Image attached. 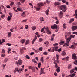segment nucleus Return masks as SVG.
Returning <instances> with one entry per match:
<instances>
[{"label": "nucleus", "instance_id": "nucleus-21", "mask_svg": "<svg viewBox=\"0 0 77 77\" xmlns=\"http://www.w3.org/2000/svg\"><path fill=\"white\" fill-rule=\"evenodd\" d=\"M66 41H71V37H70L68 38H67L66 39Z\"/></svg>", "mask_w": 77, "mask_h": 77}, {"label": "nucleus", "instance_id": "nucleus-46", "mask_svg": "<svg viewBox=\"0 0 77 77\" xmlns=\"http://www.w3.org/2000/svg\"><path fill=\"white\" fill-rule=\"evenodd\" d=\"M55 50L56 51H57V50H58V47L56 46L55 47Z\"/></svg>", "mask_w": 77, "mask_h": 77}, {"label": "nucleus", "instance_id": "nucleus-17", "mask_svg": "<svg viewBox=\"0 0 77 77\" xmlns=\"http://www.w3.org/2000/svg\"><path fill=\"white\" fill-rule=\"evenodd\" d=\"M65 43V41H61V42H60L59 44L60 45H62L63 44Z\"/></svg>", "mask_w": 77, "mask_h": 77}, {"label": "nucleus", "instance_id": "nucleus-52", "mask_svg": "<svg viewBox=\"0 0 77 77\" xmlns=\"http://www.w3.org/2000/svg\"><path fill=\"white\" fill-rule=\"evenodd\" d=\"M27 19H25V20H23L22 21V22L24 23V22H26L27 21Z\"/></svg>", "mask_w": 77, "mask_h": 77}, {"label": "nucleus", "instance_id": "nucleus-62", "mask_svg": "<svg viewBox=\"0 0 77 77\" xmlns=\"http://www.w3.org/2000/svg\"><path fill=\"white\" fill-rule=\"evenodd\" d=\"M15 70L16 71H18V68L17 67L16 68H15Z\"/></svg>", "mask_w": 77, "mask_h": 77}, {"label": "nucleus", "instance_id": "nucleus-58", "mask_svg": "<svg viewBox=\"0 0 77 77\" xmlns=\"http://www.w3.org/2000/svg\"><path fill=\"white\" fill-rule=\"evenodd\" d=\"M2 43H3L4 42H5V40L3 39H2Z\"/></svg>", "mask_w": 77, "mask_h": 77}, {"label": "nucleus", "instance_id": "nucleus-34", "mask_svg": "<svg viewBox=\"0 0 77 77\" xmlns=\"http://www.w3.org/2000/svg\"><path fill=\"white\" fill-rule=\"evenodd\" d=\"M22 44H23L25 42V39H22L21 40Z\"/></svg>", "mask_w": 77, "mask_h": 77}, {"label": "nucleus", "instance_id": "nucleus-11", "mask_svg": "<svg viewBox=\"0 0 77 77\" xmlns=\"http://www.w3.org/2000/svg\"><path fill=\"white\" fill-rule=\"evenodd\" d=\"M72 30L73 31H74L77 29V26H73L72 27Z\"/></svg>", "mask_w": 77, "mask_h": 77}, {"label": "nucleus", "instance_id": "nucleus-51", "mask_svg": "<svg viewBox=\"0 0 77 77\" xmlns=\"http://www.w3.org/2000/svg\"><path fill=\"white\" fill-rule=\"evenodd\" d=\"M38 67L39 68H41V63H38Z\"/></svg>", "mask_w": 77, "mask_h": 77}, {"label": "nucleus", "instance_id": "nucleus-41", "mask_svg": "<svg viewBox=\"0 0 77 77\" xmlns=\"http://www.w3.org/2000/svg\"><path fill=\"white\" fill-rule=\"evenodd\" d=\"M35 68L33 67L32 69V72H35Z\"/></svg>", "mask_w": 77, "mask_h": 77}, {"label": "nucleus", "instance_id": "nucleus-20", "mask_svg": "<svg viewBox=\"0 0 77 77\" xmlns=\"http://www.w3.org/2000/svg\"><path fill=\"white\" fill-rule=\"evenodd\" d=\"M62 55V56H64V55H65L66 54V53H65V51H63L61 54Z\"/></svg>", "mask_w": 77, "mask_h": 77}, {"label": "nucleus", "instance_id": "nucleus-3", "mask_svg": "<svg viewBox=\"0 0 77 77\" xmlns=\"http://www.w3.org/2000/svg\"><path fill=\"white\" fill-rule=\"evenodd\" d=\"M23 63V61H22V60L21 59H20L18 60V61H16V64L17 65V66H18V65H21Z\"/></svg>", "mask_w": 77, "mask_h": 77}, {"label": "nucleus", "instance_id": "nucleus-48", "mask_svg": "<svg viewBox=\"0 0 77 77\" xmlns=\"http://www.w3.org/2000/svg\"><path fill=\"white\" fill-rule=\"evenodd\" d=\"M54 50H55V49L54 48H53L52 49V50H51V52H54Z\"/></svg>", "mask_w": 77, "mask_h": 77}, {"label": "nucleus", "instance_id": "nucleus-8", "mask_svg": "<svg viewBox=\"0 0 77 77\" xmlns=\"http://www.w3.org/2000/svg\"><path fill=\"white\" fill-rule=\"evenodd\" d=\"M51 27L52 29H57V26L55 24L54 25L51 26Z\"/></svg>", "mask_w": 77, "mask_h": 77}, {"label": "nucleus", "instance_id": "nucleus-57", "mask_svg": "<svg viewBox=\"0 0 77 77\" xmlns=\"http://www.w3.org/2000/svg\"><path fill=\"white\" fill-rule=\"evenodd\" d=\"M5 50L2 49V53H5Z\"/></svg>", "mask_w": 77, "mask_h": 77}, {"label": "nucleus", "instance_id": "nucleus-10", "mask_svg": "<svg viewBox=\"0 0 77 77\" xmlns=\"http://www.w3.org/2000/svg\"><path fill=\"white\" fill-rule=\"evenodd\" d=\"M72 58L73 59H77V57L76 56V54L74 53L72 55Z\"/></svg>", "mask_w": 77, "mask_h": 77}, {"label": "nucleus", "instance_id": "nucleus-63", "mask_svg": "<svg viewBox=\"0 0 77 77\" xmlns=\"http://www.w3.org/2000/svg\"><path fill=\"white\" fill-rule=\"evenodd\" d=\"M18 58V57H14V59L15 60H17Z\"/></svg>", "mask_w": 77, "mask_h": 77}, {"label": "nucleus", "instance_id": "nucleus-12", "mask_svg": "<svg viewBox=\"0 0 77 77\" xmlns=\"http://www.w3.org/2000/svg\"><path fill=\"white\" fill-rule=\"evenodd\" d=\"M12 17V14L10 16H8L7 17V20L8 21H9L11 20V18Z\"/></svg>", "mask_w": 77, "mask_h": 77}, {"label": "nucleus", "instance_id": "nucleus-49", "mask_svg": "<svg viewBox=\"0 0 77 77\" xmlns=\"http://www.w3.org/2000/svg\"><path fill=\"white\" fill-rule=\"evenodd\" d=\"M26 58V59H30L28 55H26L25 57Z\"/></svg>", "mask_w": 77, "mask_h": 77}, {"label": "nucleus", "instance_id": "nucleus-14", "mask_svg": "<svg viewBox=\"0 0 77 77\" xmlns=\"http://www.w3.org/2000/svg\"><path fill=\"white\" fill-rule=\"evenodd\" d=\"M26 12H23L21 14V16H22V17L23 18H24V17H26V15L25 14Z\"/></svg>", "mask_w": 77, "mask_h": 77}, {"label": "nucleus", "instance_id": "nucleus-40", "mask_svg": "<svg viewBox=\"0 0 77 77\" xmlns=\"http://www.w3.org/2000/svg\"><path fill=\"white\" fill-rule=\"evenodd\" d=\"M45 29V27H44V28H43L41 30V32H42H42H44V29Z\"/></svg>", "mask_w": 77, "mask_h": 77}, {"label": "nucleus", "instance_id": "nucleus-54", "mask_svg": "<svg viewBox=\"0 0 77 77\" xmlns=\"http://www.w3.org/2000/svg\"><path fill=\"white\" fill-rule=\"evenodd\" d=\"M46 3H48V4L49 3H50V1H48V0H46Z\"/></svg>", "mask_w": 77, "mask_h": 77}, {"label": "nucleus", "instance_id": "nucleus-39", "mask_svg": "<svg viewBox=\"0 0 77 77\" xmlns=\"http://www.w3.org/2000/svg\"><path fill=\"white\" fill-rule=\"evenodd\" d=\"M72 73H74V69H72L70 70V74H72Z\"/></svg>", "mask_w": 77, "mask_h": 77}, {"label": "nucleus", "instance_id": "nucleus-61", "mask_svg": "<svg viewBox=\"0 0 77 77\" xmlns=\"http://www.w3.org/2000/svg\"><path fill=\"white\" fill-rule=\"evenodd\" d=\"M39 50L42 51V47L40 48H39Z\"/></svg>", "mask_w": 77, "mask_h": 77}, {"label": "nucleus", "instance_id": "nucleus-6", "mask_svg": "<svg viewBox=\"0 0 77 77\" xmlns=\"http://www.w3.org/2000/svg\"><path fill=\"white\" fill-rule=\"evenodd\" d=\"M69 45V41H66V43H65L63 45V47H68Z\"/></svg>", "mask_w": 77, "mask_h": 77}, {"label": "nucleus", "instance_id": "nucleus-1", "mask_svg": "<svg viewBox=\"0 0 77 77\" xmlns=\"http://www.w3.org/2000/svg\"><path fill=\"white\" fill-rule=\"evenodd\" d=\"M37 5L38 6L36 8L37 11H39V10H40L41 6H44V4L42 2L38 3L37 4Z\"/></svg>", "mask_w": 77, "mask_h": 77}, {"label": "nucleus", "instance_id": "nucleus-27", "mask_svg": "<svg viewBox=\"0 0 77 77\" xmlns=\"http://www.w3.org/2000/svg\"><path fill=\"white\" fill-rule=\"evenodd\" d=\"M17 10L18 11H20V12H23V10L21 9V8H17Z\"/></svg>", "mask_w": 77, "mask_h": 77}, {"label": "nucleus", "instance_id": "nucleus-43", "mask_svg": "<svg viewBox=\"0 0 77 77\" xmlns=\"http://www.w3.org/2000/svg\"><path fill=\"white\" fill-rule=\"evenodd\" d=\"M40 21H44V18H43V17H40Z\"/></svg>", "mask_w": 77, "mask_h": 77}, {"label": "nucleus", "instance_id": "nucleus-47", "mask_svg": "<svg viewBox=\"0 0 77 77\" xmlns=\"http://www.w3.org/2000/svg\"><path fill=\"white\" fill-rule=\"evenodd\" d=\"M73 63L75 64V65H77V60H76L75 62H74Z\"/></svg>", "mask_w": 77, "mask_h": 77}, {"label": "nucleus", "instance_id": "nucleus-33", "mask_svg": "<svg viewBox=\"0 0 77 77\" xmlns=\"http://www.w3.org/2000/svg\"><path fill=\"white\" fill-rule=\"evenodd\" d=\"M20 51L21 54H23V52H24V51H23V49H20Z\"/></svg>", "mask_w": 77, "mask_h": 77}, {"label": "nucleus", "instance_id": "nucleus-31", "mask_svg": "<svg viewBox=\"0 0 77 77\" xmlns=\"http://www.w3.org/2000/svg\"><path fill=\"white\" fill-rule=\"evenodd\" d=\"M63 28H64V29H66V24L64 23L63 24Z\"/></svg>", "mask_w": 77, "mask_h": 77}, {"label": "nucleus", "instance_id": "nucleus-15", "mask_svg": "<svg viewBox=\"0 0 77 77\" xmlns=\"http://www.w3.org/2000/svg\"><path fill=\"white\" fill-rule=\"evenodd\" d=\"M75 14H74L73 16H75V18H77V9L75 12Z\"/></svg>", "mask_w": 77, "mask_h": 77}, {"label": "nucleus", "instance_id": "nucleus-55", "mask_svg": "<svg viewBox=\"0 0 77 77\" xmlns=\"http://www.w3.org/2000/svg\"><path fill=\"white\" fill-rule=\"evenodd\" d=\"M6 45H8V46H11V45H12L11 44H10V43H7Z\"/></svg>", "mask_w": 77, "mask_h": 77}, {"label": "nucleus", "instance_id": "nucleus-25", "mask_svg": "<svg viewBox=\"0 0 77 77\" xmlns=\"http://www.w3.org/2000/svg\"><path fill=\"white\" fill-rule=\"evenodd\" d=\"M54 5L55 6H56L57 5H60V3H59V2H55L54 3Z\"/></svg>", "mask_w": 77, "mask_h": 77}, {"label": "nucleus", "instance_id": "nucleus-9", "mask_svg": "<svg viewBox=\"0 0 77 77\" xmlns=\"http://www.w3.org/2000/svg\"><path fill=\"white\" fill-rule=\"evenodd\" d=\"M22 69H19V70H18V72H19V74H20V73H21V71H22V70H24V65H23L22 66Z\"/></svg>", "mask_w": 77, "mask_h": 77}, {"label": "nucleus", "instance_id": "nucleus-53", "mask_svg": "<svg viewBox=\"0 0 77 77\" xmlns=\"http://www.w3.org/2000/svg\"><path fill=\"white\" fill-rule=\"evenodd\" d=\"M6 7H7V8H8V9H9V8H10V6L9 5H7Z\"/></svg>", "mask_w": 77, "mask_h": 77}, {"label": "nucleus", "instance_id": "nucleus-45", "mask_svg": "<svg viewBox=\"0 0 77 77\" xmlns=\"http://www.w3.org/2000/svg\"><path fill=\"white\" fill-rule=\"evenodd\" d=\"M61 1L62 3H65L66 2V0H62Z\"/></svg>", "mask_w": 77, "mask_h": 77}, {"label": "nucleus", "instance_id": "nucleus-19", "mask_svg": "<svg viewBox=\"0 0 77 77\" xmlns=\"http://www.w3.org/2000/svg\"><path fill=\"white\" fill-rule=\"evenodd\" d=\"M44 44H46V45H45L47 46L46 45H48V44H49V43L48 42V41H47L46 42H44Z\"/></svg>", "mask_w": 77, "mask_h": 77}, {"label": "nucleus", "instance_id": "nucleus-18", "mask_svg": "<svg viewBox=\"0 0 77 77\" xmlns=\"http://www.w3.org/2000/svg\"><path fill=\"white\" fill-rule=\"evenodd\" d=\"M8 38H10V37H11V35H12L11 32H8Z\"/></svg>", "mask_w": 77, "mask_h": 77}, {"label": "nucleus", "instance_id": "nucleus-23", "mask_svg": "<svg viewBox=\"0 0 77 77\" xmlns=\"http://www.w3.org/2000/svg\"><path fill=\"white\" fill-rule=\"evenodd\" d=\"M49 12V10L48 9L46 11L45 13H46V14L47 15H48Z\"/></svg>", "mask_w": 77, "mask_h": 77}, {"label": "nucleus", "instance_id": "nucleus-26", "mask_svg": "<svg viewBox=\"0 0 77 77\" xmlns=\"http://www.w3.org/2000/svg\"><path fill=\"white\" fill-rule=\"evenodd\" d=\"M68 69L69 70L70 69H71V65L69 64L68 65Z\"/></svg>", "mask_w": 77, "mask_h": 77}, {"label": "nucleus", "instance_id": "nucleus-4", "mask_svg": "<svg viewBox=\"0 0 77 77\" xmlns=\"http://www.w3.org/2000/svg\"><path fill=\"white\" fill-rule=\"evenodd\" d=\"M63 11H60V12L59 13V16L60 18H62V17H63Z\"/></svg>", "mask_w": 77, "mask_h": 77}, {"label": "nucleus", "instance_id": "nucleus-44", "mask_svg": "<svg viewBox=\"0 0 77 77\" xmlns=\"http://www.w3.org/2000/svg\"><path fill=\"white\" fill-rule=\"evenodd\" d=\"M25 28L26 29H28V27H29V26L28 25H25Z\"/></svg>", "mask_w": 77, "mask_h": 77}, {"label": "nucleus", "instance_id": "nucleus-22", "mask_svg": "<svg viewBox=\"0 0 77 77\" xmlns=\"http://www.w3.org/2000/svg\"><path fill=\"white\" fill-rule=\"evenodd\" d=\"M74 21V19L72 18L71 19L70 21L69 22V23L70 24V23H71L72 22H73Z\"/></svg>", "mask_w": 77, "mask_h": 77}, {"label": "nucleus", "instance_id": "nucleus-64", "mask_svg": "<svg viewBox=\"0 0 77 77\" xmlns=\"http://www.w3.org/2000/svg\"><path fill=\"white\" fill-rule=\"evenodd\" d=\"M74 76H75V74L73 73L70 77H74Z\"/></svg>", "mask_w": 77, "mask_h": 77}, {"label": "nucleus", "instance_id": "nucleus-30", "mask_svg": "<svg viewBox=\"0 0 77 77\" xmlns=\"http://www.w3.org/2000/svg\"><path fill=\"white\" fill-rule=\"evenodd\" d=\"M70 38H75V36L74 35H70Z\"/></svg>", "mask_w": 77, "mask_h": 77}, {"label": "nucleus", "instance_id": "nucleus-16", "mask_svg": "<svg viewBox=\"0 0 77 77\" xmlns=\"http://www.w3.org/2000/svg\"><path fill=\"white\" fill-rule=\"evenodd\" d=\"M45 74V73H44V69H42V68H41V70L40 71V75H41V74Z\"/></svg>", "mask_w": 77, "mask_h": 77}, {"label": "nucleus", "instance_id": "nucleus-56", "mask_svg": "<svg viewBox=\"0 0 77 77\" xmlns=\"http://www.w3.org/2000/svg\"><path fill=\"white\" fill-rule=\"evenodd\" d=\"M56 57H57V59H59V56L57 54L56 55Z\"/></svg>", "mask_w": 77, "mask_h": 77}, {"label": "nucleus", "instance_id": "nucleus-37", "mask_svg": "<svg viewBox=\"0 0 77 77\" xmlns=\"http://www.w3.org/2000/svg\"><path fill=\"white\" fill-rule=\"evenodd\" d=\"M36 39H35V38H34L33 41H32V43L33 44H34V42H35V41H36Z\"/></svg>", "mask_w": 77, "mask_h": 77}, {"label": "nucleus", "instance_id": "nucleus-60", "mask_svg": "<svg viewBox=\"0 0 77 77\" xmlns=\"http://www.w3.org/2000/svg\"><path fill=\"white\" fill-rule=\"evenodd\" d=\"M33 68V67H32V66H29V69H32Z\"/></svg>", "mask_w": 77, "mask_h": 77}, {"label": "nucleus", "instance_id": "nucleus-35", "mask_svg": "<svg viewBox=\"0 0 77 77\" xmlns=\"http://www.w3.org/2000/svg\"><path fill=\"white\" fill-rule=\"evenodd\" d=\"M43 54H44V55H47L48 54V53L47 52L45 51L43 52Z\"/></svg>", "mask_w": 77, "mask_h": 77}, {"label": "nucleus", "instance_id": "nucleus-7", "mask_svg": "<svg viewBox=\"0 0 77 77\" xmlns=\"http://www.w3.org/2000/svg\"><path fill=\"white\" fill-rule=\"evenodd\" d=\"M73 44L74 45H72L71 46V47H69V48H74V47H75V46H77V43H73Z\"/></svg>", "mask_w": 77, "mask_h": 77}, {"label": "nucleus", "instance_id": "nucleus-50", "mask_svg": "<svg viewBox=\"0 0 77 77\" xmlns=\"http://www.w3.org/2000/svg\"><path fill=\"white\" fill-rule=\"evenodd\" d=\"M11 51V49L10 48H9L8 50V53H9V52Z\"/></svg>", "mask_w": 77, "mask_h": 77}, {"label": "nucleus", "instance_id": "nucleus-29", "mask_svg": "<svg viewBox=\"0 0 77 77\" xmlns=\"http://www.w3.org/2000/svg\"><path fill=\"white\" fill-rule=\"evenodd\" d=\"M8 58H6L4 60V63H6V62H7V61H8Z\"/></svg>", "mask_w": 77, "mask_h": 77}, {"label": "nucleus", "instance_id": "nucleus-24", "mask_svg": "<svg viewBox=\"0 0 77 77\" xmlns=\"http://www.w3.org/2000/svg\"><path fill=\"white\" fill-rule=\"evenodd\" d=\"M32 30H35L36 29V26H32Z\"/></svg>", "mask_w": 77, "mask_h": 77}, {"label": "nucleus", "instance_id": "nucleus-32", "mask_svg": "<svg viewBox=\"0 0 77 77\" xmlns=\"http://www.w3.org/2000/svg\"><path fill=\"white\" fill-rule=\"evenodd\" d=\"M57 72H60V67H59L57 68L56 69Z\"/></svg>", "mask_w": 77, "mask_h": 77}, {"label": "nucleus", "instance_id": "nucleus-28", "mask_svg": "<svg viewBox=\"0 0 77 77\" xmlns=\"http://www.w3.org/2000/svg\"><path fill=\"white\" fill-rule=\"evenodd\" d=\"M29 43V40H28L26 41V42L25 44V45H27V44H28Z\"/></svg>", "mask_w": 77, "mask_h": 77}, {"label": "nucleus", "instance_id": "nucleus-59", "mask_svg": "<svg viewBox=\"0 0 77 77\" xmlns=\"http://www.w3.org/2000/svg\"><path fill=\"white\" fill-rule=\"evenodd\" d=\"M54 38L51 37L50 40L51 41H53V40H54Z\"/></svg>", "mask_w": 77, "mask_h": 77}, {"label": "nucleus", "instance_id": "nucleus-36", "mask_svg": "<svg viewBox=\"0 0 77 77\" xmlns=\"http://www.w3.org/2000/svg\"><path fill=\"white\" fill-rule=\"evenodd\" d=\"M41 60L42 62V63H43V62H44V58L43 57H41Z\"/></svg>", "mask_w": 77, "mask_h": 77}, {"label": "nucleus", "instance_id": "nucleus-2", "mask_svg": "<svg viewBox=\"0 0 77 77\" xmlns=\"http://www.w3.org/2000/svg\"><path fill=\"white\" fill-rule=\"evenodd\" d=\"M60 9L61 10H62L63 12H66V7L65 5H63L60 7Z\"/></svg>", "mask_w": 77, "mask_h": 77}, {"label": "nucleus", "instance_id": "nucleus-13", "mask_svg": "<svg viewBox=\"0 0 77 77\" xmlns=\"http://www.w3.org/2000/svg\"><path fill=\"white\" fill-rule=\"evenodd\" d=\"M69 58V57H67L66 58H62V60H65V61H68Z\"/></svg>", "mask_w": 77, "mask_h": 77}, {"label": "nucleus", "instance_id": "nucleus-42", "mask_svg": "<svg viewBox=\"0 0 77 77\" xmlns=\"http://www.w3.org/2000/svg\"><path fill=\"white\" fill-rule=\"evenodd\" d=\"M61 50H62V49L60 48L59 49H58L57 51L59 53H60V52L61 51Z\"/></svg>", "mask_w": 77, "mask_h": 77}, {"label": "nucleus", "instance_id": "nucleus-38", "mask_svg": "<svg viewBox=\"0 0 77 77\" xmlns=\"http://www.w3.org/2000/svg\"><path fill=\"white\" fill-rule=\"evenodd\" d=\"M71 34V32H69L67 33V35H68V36H69Z\"/></svg>", "mask_w": 77, "mask_h": 77}, {"label": "nucleus", "instance_id": "nucleus-5", "mask_svg": "<svg viewBox=\"0 0 77 77\" xmlns=\"http://www.w3.org/2000/svg\"><path fill=\"white\" fill-rule=\"evenodd\" d=\"M45 30H46V33L47 34H51V32L49 30V28L48 27H46L45 28Z\"/></svg>", "mask_w": 77, "mask_h": 77}]
</instances>
